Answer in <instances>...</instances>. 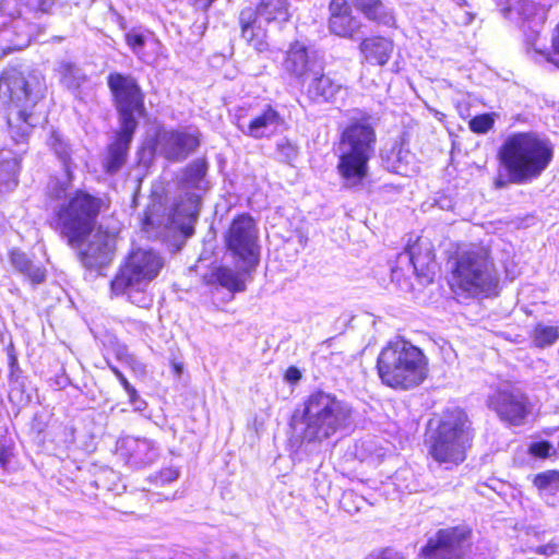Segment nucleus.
Listing matches in <instances>:
<instances>
[{"instance_id":"1","label":"nucleus","mask_w":559,"mask_h":559,"mask_svg":"<svg viewBox=\"0 0 559 559\" xmlns=\"http://www.w3.org/2000/svg\"><path fill=\"white\" fill-rule=\"evenodd\" d=\"M47 194L56 228L71 246L80 245L93 229L102 201L82 190H73L69 176L52 177Z\"/></svg>"},{"instance_id":"2","label":"nucleus","mask_w":559,"mask_h":559,"mask_svg":"<svg viewBox=\"0 0 559 559\" xmlns=\"http://www.w3.org/2000/svg\"><path fill=\"white\" fill-rule=\"evenodd\" d=\"M352 407L324 391L311 393L292 417V427L302 442L320 443L346 428Z\"/></svg>"},{"instance_id":"3","label":"nucleus","mask_w":559,"mask_h":559,"mask_svg":"<svg viewBox=\"0 0 559 559\" xmlns=\"http://www.w3.org/2000/svg\"><path fill=\"white\" fill-rule=\"evenodd\" d=\"M554 151L549 141L534 132H513L502 141L497 158L513 185L537 179L548 167Z\"/></svg>"},{"instance_id":"4","label":"nucleus","mask_w":559,"mask_h":559,"mask_svg":"<svg viewBox=\"0 0 559 559\" xmlns=\"http://www.w3.org/2000/svg\"><path fill=\"white\" fill-rule=\"evenodd\" d=\"M107 81L119 112L120 131L108 146L103 167L106 173L115 174L126 163L129 145L138 127L135 116L143 112L144 105L141 90L132 76L111 73Z\"/></svg>"},{"instance_id":"5","label":"nucleus","mask_w":559,"mask_h":559,"mask_svg":"<svg viewBox=\"0 0 559 559\" xmlns=\"http://www.w3.org/2000/svg\"><path fill=\"white\" fill-rule=\"evenodd\" d=\"M44 96V87L35 75L25 76L15 68L0 76V99L9 105L8 130L17 142L28 139L33 127V109Z\"/></svg>"},{"instance_id":"6","label":"nucleus","mask_w":559,"mask_h":559,"mask_svg":"<svg viewBox=\"0 0 559 559\" xmlns=\"http://www.w3.org/2000/svg\"><path fill=\"white\" fill-rule=\"evenodd\" d=\"M377 369L386 386L411 390L427 378L428 359L419 347L404 338H395L381 349Z\"/></svg>"},{"instance_id":"7","label":"nucleus","mask_w":559,"mask_h":559,"mask_svg":"<svg viewBox=\"0 0 559 559\" xmlns=\"http://www.w3.org/2000/svg\"><path fill=\"white\" fill-rule=\"evenodd\" d=\"M164 266V260L153 249H133L124 259L110 282L112 296H127L128 300L140 308H148L152 298L146 293Z\"/></svg>"},{"instance_id":"8","label":"nucleus","mask_w":559,"mask_h":559,"mask_svg":"<svg viewBox=\"0 0 559 559\" xmlns=\"http://www.w3.org/2000/svg\"><path fill=\"white\" fill-rule=\"evenodd\" d=\"M498 284V274L488 249L472 247L459 251L454 259L450 286L455 294L487 295Z\"/></svg>"},{"instance_id":"9","label":"nucleus","mask_w":559,"mask_h":559,"mask_svg":"<svg viewBox=\"0 0 559 559\" xmlns=\"http://www.w3.org/2000/svg\"><path fill=\"white\" fill-rule=\"evenodd\" d=\"M374 145L376 132L367 121L353 122L342 132L337 169L346 187H356L367 177Z\"/></svg>"},{"instance_id":"10","label":"nucleus","mask_w":559,"mask_h":559,"mask_svg":"<svg viewBox=\"0 0 559 559\" xmlns=\"http://www.w3.org/2000/svg\"><path fill=\"white\" fill-rule=\"evenodd\" d=\"M471 423L459 408L448 411L429 438V454L447 468L465 461L472 441Z\"/></svg>"},{"instance_id":"11","label":"nucleus","mask_w":559,"mask_h":559,"mask_svg":"<svg viewBox=\"0 0 559 559\" xmlns=\"http://www.w3.org/2000/svg\"><path fill=\"white\" fill-rule=\"evenodd\" d=\"M290 17L288 0H260L257 8H246L240 12L242 38L257 51L267 50L266 31L261 26L265 23H283Z\"/></svg>"},{"instance_id":"12","label":"nucleus","mask_w":559,"mask_h":559,"mask_svg":"<svg viewBox=\"0 0 559 559\" xmlns=\"http://www.w3.org/2000/svg\"><path fill=\"white\" fill-rule=\"evenodd\" d=\"M227 251L242 272L254 270L260 262L259 229L253 218L242 214L233 219L226 235Z\"/></svg>"},{"instance_id":"13","label":"nucleus","mask_w":559,"mask_h":559,"mask_svg":"<svg viewBox=\"0 0 559 559\" xmlns=\"http://www.w3.org/2000/svg\"><path fill=\"white\" fill-rule=\"evenodd\" d=\"M469 532L462 527L439 530L421 548L424 559H463L467 551Z\"/></svg>"},{"instance_id":"14","label":"nucleus","mask_w":559,"mask_h":559,"mask_svg":"<svg viewBox=\"0 0 559 559\" xmlns=\"http://www.w3.org/2000/svg\"><path fill=\"white\" fill-rule=\"evenodd\" d=\"M487 405L502 420L521 425L531 412L528 397L518 388L499 389L487 399Z\"/></svg>"},{"instance_id":"15","label":"nucleus","mask_w":559,"mask_h":559,"mask_svg":"<svg viewBox=\"0 0 559 559\" xmlns=\"http://www.w3.org/2000/svg\"><path fill=\"white\" fill-rule=\"evenodd\" d=\"M85 237L86 243L80 251L82 264L90 270L108 265L115 254L117 235L99 226Z\"/></svg>"},{"instance_id":"16","label":"nucleus","mask_w":559,"mask_h":559,"mask_svg":"<svg viewBox=\"0 0 559 559\" xmlns=\"http://www.w3.org/2000/svg\"><path fill=\"white\" fill-rule=\"evenodd\" d=\"M200 145L198 130H168L157 135V148L169 160L179 162L187 158Z\"/></svg>"},{"instance_id":"17","label":"nucleus","mask_w":559,"mask_h":559,"mask_svg":"<svg viewBox=\"0 0 559 559\" xmlns=\"http://www.w3.org/2000/svg\"><path fill=\"white\" fill-rule=\"evenodd\" d=\"M281 115L270 105L250 117L237 114L236 126L245 135L262 139L276 133L283 124Z\"/></svg>"},{"instance_id":"18","label":"nucleus","mask_w":559,"mask_h":559,"mask_svg":"<svg viewBox=\"0 0 559 559\" xmlns=\"http://www.w3.org/2000/svg\"><path fill=\"white\" fill-rule=\"evenodd\" d=\"M317 58L314 50H310L302 41L295 40L286 50L282 68L290 78L305 81L310 73L318 74L314 72Z\"/></svg>"},{"instance_id":"19","label":"nucleus","mask_w":559,"mask_h":559,"mask_svg":"<svg viewBox=\"0 0 559 559\" xmlns=\"http://www.w3.org/2000/svg\"><path fill=\"white\" fill-rule=\"evenodd\" d=\"M201 198L195 192H186L176 202L169 218L170 228L180 230L185 236L193 234V225L198 219Z\"/></svg>"},{"instance_id":"20","label":"nucleus","mask_w":559,"mask_h":559,"mask_svg":"<svg viewBox=\"0 0 559 559\" xmlns=\"http://www.w3.org/2000/svg\"><path fill=\"white\" fill-rule=\"evenodd\" d=\"M11 140L16 145V150L3 147L0 150V191L11 190L17 185V174L20 170V163L22 156L27 150V140L21 141Z\"/></svg>"},{"instance_id":"21","label":"nucleus","mask_w":559,"mask_h":559,"mask_svg":"<svg viewBox=\"0 0 559 559\" xmlns=\"http://www.w3.org/2000/svg\"><path fill=\"white\" fill-rule=\"evenodd\" d=\"M329 29L332 34L350 38L358 31L360 24L352 15V10L346 0H332L329 5Z\"/></svg>"},{"instance_id":"22","label":"nucleus","mask_w":559,"mask_h":559,"mask_svg":"<svg viewBox=\"0 0 559 559\" xmlns=\"http://www.w3.org/2000/svg\"><path fill=\"white\" fill-rule=\"evenodd\" d=\"M118 450L128 456L134 465L152 464L157 459V449L154 442L146 438L127 436L118 441Z\"/></svg>"},{"instance_id":"23","label":"nucleus","mask_w":559,"mask_h":559,"mask_svg":"<svg viewBox=\"0 0 559 559\" xmlns=\"http://www.w3.org/2000/svg\"><path fill=\"white\" fill-rule=\"evenodd\" d=\"M394 45L393 41L381 36L365 38L359 49L366 61L371 64L384 66L391 58Z\"/></svg>"},{"instance_id":"24","label":"nucleus","mask_w":559,"mask_h":559,"mask_svg":"<svg viewBox=\"0 0 559 559\" xmlns=\"http://www.w3.org/2000/svg\"><path fill=\"white\" fill-rule=\"evenodd\" d=\"M11 265L23 274L33 284L43 283L46 278V270L43 265L34 263L25 252L13 249L9 253Z\"/></svg>"},{"instance_id":"25","label":"nucleus","mask_w":559,"mask_h":559,"mask_svg":"<svg viewBox=\"0 0 559 559\" xmlns=\"http://www.w3.org/2000/svg\"><path fill=\"white\" fill-rule=\"evenodd\" d=\"M409 261L418 275H428L435 261L433 250L426 240L418 239L407 249Z\"/></svg>"},{"instance_id":"26","label":"nucleus","mask_w":559,"mask_h":559,"mask_svg":"<svg viewBox=\"0 0 559 559\" xmlns=\"http://www.w3.org/2000/svg\"><path fill=\"white\" fill-rule=\"evenodd\" d=\"M342 85L328 75L314 76L308 86V95L316 102L333 99L341 91Z\"/></svg>"},{"instance_id":"27","label":"nucleus","mask_w":559,"mask_h":559,"mask_svg":"<svg viewBox=\"0 0 559 559\" xmlns=\"http://www.w3.org/2000/svg\"><path fill=\"white\" fill-rule=\"evenodd\" d=\"M47 143L63 166V174L60 177L69 176L72 178V148L69 143L56 130L51 131Z\"/></svg>"},{"instance_id":"28","label":"nucleus","mask_w":559,"mask_h":559,"mask_svg":"<svg viewBox=\"0 0 559 559\" xmlns=\"http://www.w3.org/2000/svg\"><path fill=\"white\" fill-rule=\"evenodd\" d=\"M539 496L548 503L555 504V496L559 493V472L547 471L539 473L533 480Z\"/></svg>"},{"instance_id":"29","label":"nucleus","mask_w":559,"mask_h":559,"mask_svg":"<svg viewBox=\"0 0 559 559\" xmlns=\"http://www.w3.org/2000/svg\"><path fill=\"white\" fill-rule=\"evenodd\" d=\"M353 2L369 20L377 21L384 25H390L394 21L391 12L386 10L380 0H353Z\"/></svg>"},{"instance_id":"30","label":"nucleus","mask_w":559,"mask_h":559,"mask_svg":"<svg viewBox=\"0 0 559 559\" xmlns=\"http://www.w3.org/2000/svg\"><path fill=\"white\" fill-rule=\"evenodd\" d=\"M212 276L221 286L229 292L237 293L246 289V284L241 274L230 267H217L213 272Z\"/></svg>"},{"instance_id":"31","label":"nucleus","mask_w":559,"mask_h":559,"mask_svg":"<svg viewBox=\"0 0 559 559\" xmlns=\"http://www.w3.org/2000/svg\"><path fill=\"white\" fill-rule=\"evenodd\" d=\"M559 340V326L538 323L532 332V341L536 347H548Z\"/></svg>"},{"instance_id":"32","label":"nucleus","mask_w":559,"mask_h":559,"mask_svg":"<svg viewBox=\"0 0 559 559\" xmlns=\"http://www.w3.org/2000/svg\"><path fill=\"white\" fill-rule=\"evenodd\" d=\"M57 72L60 83L67 88H78L85 81L81 69L71 62H61Z\"/></svg>"},{"instance_id":"33","label":"nucleus","mask_w":559,"mask_h":559,"mask_svg":"<svg viewBox=\"0 0 559 559\" xmlns=\"http://www.w3.org/2000/svg\"><path fill=\"white\" fill-rule=\"evenodd\" d=\"M151 36L138 31H130L126 34V40L132 51L142 60H145L144 46L150 41Z\"/></svg>"},{"instance_id":"34","label":"nucleus","mask_w":559,"mask_h":559,"mask_svg":"<svg viewBox=\"0 0 559 559\" xmlns=\"http://www.w3.org/2000/svg\"><path fill=\"white\" fill-rule=\"evenodd\" d=\"M496 114H484L474 117L469 121V128L475 133H486L492 129Z\"/></svg>"},{"instance_id":"35","label":"nucleus","mask_w":559,"mask_h":559,"mask_svg":"<svg viewBox=\"0 0 559 559\" xmlns=\"http://www.w3.org/2000/svg\"><path fill=\"white\" fill-rule=\"evenodd\" d=\"M205 173H206L205 163L201 162V160H195L186 169L185 180L189 185L198 186V183L205 176Z\"/></svg>"},{"instance_id":"36","label":"nucleus","mask_w":559,"mask_h":559,"mask_svg":"<svg viewBox=\"0 0 559 559\" xmlns=\"http://www.w3.org/2000/svg\"><path fill=\"white\" fill-rule=\"evenodd\" d=\"M276 150L280 158L286 163H292L298 155V147L286 139L277 142Z\"/></svg>"},{"instance_id":"37","label":"nucleus","mask_w":559,"mask_h":559,"mask_svg":"<svg viewBox=\"0 0 559 559\" xmlns=\"http://www.w3.org/2000/svg\"><path fill=\"white\" fill-rule=\"evenodd\" d=\"M366 559H405L404 556L392 549V548H384L380 550L372 551L369 554Z\"/></svg>"},{"instance_id":"38","label":"nucleus","mask_w":559,"mask_h":559,"mask_svg":"<svg viewBox=\"0 0 559 559\" xmlns=\"http://www.w3.org/2000/svg\"><path fill=\"white\" fill-rule=\"evenodd\" d=\"M530 450H531V453L535 456L547 457L551 450V444L546 441L536 442L531 445Z\"/></svg>"},{"instance_id":"39","label":"nucleus","mask_w":559,"mask_h":559,"mask_svg":"<svg viewBox=\"0 0 559 559\" xmlns=\"http://www.w3.org/2000/svg\"><path fill=\"white\" fill-rule=\"evenodd\" d=\"M26 4L34 10L48 12L53 5V0H27Z\"/></svg>"},{"instance_id":"40","label":"nucleus","mask_w":559,"mask_h":559,"mask_svg":"<svg viewBox=\"0 0 559 559\" xmlns=\"http://www.w3.org/2000/svg\"><path fill=\"white\" fill-rule=\"evenodd\" d=\"M534 552L543 556H554L557 554V544L554 542H550L546 545L538 546L534 548Z\"/></svg>"},{"instance_id":"41","label":"nucleus","mask_w":559,"mask_h":559,"mask_svg":"<svg viewBox=\"0 0 559 559\" xmlns=\"http://www.w3.org/2000/svg\"><path fill=\"white\" fill-rule=\"evenodd\" d=\"M133 393L132 394L131 392H127V394L129 395V401L131 403V405L134 407L135 411H143L145 407H146V403L144 400H142L140 397V395L138 394L136 390L133 388Z\"/></svg>"},{"instance_id":"42","label":"nucleus","mask_w":559,"mask_h":559,"mask_svg":"<svg viewBox=\"0 0 559 559\" xmlns=\"http://www.w3.org/2000/svg\"><path fill=\"white\" fill-rule=\"evenodd\" d=\"M12 459V451L10 448L0 444V468L5 469Z\"/></svg>"},{"instance_id":"43","label":"nucleus","mask_w":559,"mask_h":559,"mask_svg":"<svg viewBox=\"0 0 559 559\" xmlns=\"http://www.w3.org/2000/svg\"><path fill=\"white\" fill-rule=\"evenodd\" d=\"M110 369L115 373V376L118 378L119 382L121 383V385L123 386L126 392H131L132 394H134L133 386L130 384L128 379L123 376V373L117 367L111 366Z\"/></svg>"},{"instance_id":"44","label":"nucleus","mask_w":559,"mask_h":559,"mask_svg":"<svg viewBox=\"0 0 559 559\" xmlns=\"http://www.w3.org/2000/svg\"><path fill=\"white\" fill-rule=\"evenodd\" d=\"M179 476V473L174 468H166L160 472V479L163 483H171L176 480Z\"/></svg>"},{"instance_id":"45","label":"nucleus","mask_w":559,"mask_h":559,"mask_svg":"<svg viewBox=\"0 0 559 559\" xmlns=\"http://www.w3.org/2000/svg\"><path fill=\"white\" fill-rule=\"evenodd\" d=\"M300 378H301V372L299 371L298 368H296L294 366L289 367L285 372V379L288 382L295 383V382L299 381Z\"/></svg>"},{"instance_id":"46","label":"nucleus","mask_w":559,"mask_h":559,"mask_svg":"<svg viewBox=\"0 0 559 559\" xmlns=\"http://www.w3.org/2000/svg\"><path fill=\"white\" fill-rule=\"evenodd\" d=\"M513 183V181L510 180L509 174L506 173V176H502L501 174L496 178L493 186L497 189H503L508 185Z\"/></svg>"},{"instance_id":"47","label":"nucleus","mask_w":559,"mask_h":559,"mask_svg":"<svg viewBox=\"0 0 559 559\" xmlns=\"http://www.w3.org/2000/svg\"><path fill=\"white\" fill-rule=\"evenodd\" d=\"M117 357L120 359V360H124L126 362H131L133 361V356L129 355L127 353V349L123 347L121 349H119L117 352Z\"/></svg>"},{"instance_id":"48","label":"nucleus","mask_w":559,"mask_h":559,"mask_svg":"<svg viewBox=\"0 0 559 559\" xmlns=\"http://www.w3.org/2000/svg\"><path fill=\"white\" fill-rule=\"evenodd\" d=\"M552 47L556 53H559V25L557 26V35L552 39Z\"/></svg>"},{"instance_id":"49","label":"nucleus","mask_w":559,"mask_h":559,"mask_svg":"<svg viewBox=\"0 0 559 559\" xmlns=\"http://www.w3.org/2000/svg\"><path fill=\"white\" fill-rule=\"evenodd\" d=\"M353 493L352 492H348V493H345L344 497H343V504L344 507L346 506V501L352 499L353 498Z\"/></svg>"},{"instance_id":"50","label":"nucleus","mask_w":559,"mask_h":559,"mask_svg":"<svg viewBox=\"0 0 559 559\" xmlns=\"http://www.w3.org/2000/svg\"><path fill=\"white\" fill-rule=\"evenodd\" d=\"M144 224H145V225H151V224H153V222H152V219H151V216H148V215H147V216L145 217Z\"/></svg>"},{"instance_id":"51","label":"nucleus","mask_w":559,"mask_h":559,"mask_svg":"<svg viewBox=\"0 0 559 559\" xmlns=\"http://www.w3.org/2000/svg\"><path fill=\"white\" fill-rule=\"evenodd\" d=\"M547 60H548L549 62L558 63V61H556L554 58H547Z\"/></svg>"},{"instance_id":"52","label":"nucleus","mask_w":559,"mask_h":559,"mask_svg":"<svg viewBox=\"0 0 559 559\" xmlns=\"http://www.w3.org/2000/svg\"><path fill=\"white\" fill-rule=\"evenodd\" d=\"M559 547V543L557 544V548Z\"/></svg>"}]
</instances>
